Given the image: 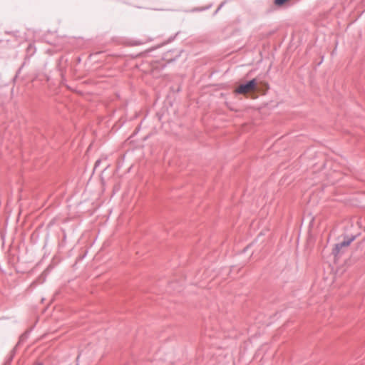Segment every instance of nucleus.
Returning a JSON list of instances; mask_svg holds the SVG:
<instances>
[{"mask_svg":"<svg viewBox=\"0 0 365 365\" xmlns=\"http://www.w3.org/2000/svg\"><path fill=\"white\" fill-rule=\"evenodd\" d=\"M257 86V81L255 78H253L250 81H247L245 83L240 84L235 90V93L237 94H245L249 93L251 91H253L256 88Z\"/></svg>","mask_w":365,"mask_h":365,"instance_id":"nucleus-1","label":"nucleus"},{"mask_svg":"<svg viewBox=\"0 0 365 365\" xmlns=\"http://www.w3.org/2000/svg\"><path fill=\"white\" fill-rule=\"evenodd\" d=\"M346 247H347L345 245V242L341 241L334 245L331 254L334 255V258H339L344 254V249Z\"/></svg>","mask_w":365,"mask_h":365,"instance_id":"nucleus-2","label":"nucleus"},{"mask_svg":"<svg viewBox=\"0 0 365 365\" xmlns=\"http://www.w3.org/2000/svg\"><path fill=\"white\" fill-rule=\"evenodd\" d=\"M356 238V235H344V239H343L342 242H345V245L346 247H348Z\"/></svg>","mask_w":365,"mask_h":365,"instance_id":"nucleus-3","label":"nucleus"},{"mask_svg":"<svg viewBox=\"0 0 365 365\" xmlns=\"http://www.w3.org/2000/svg\"><path fill=\"white\" fill-rule=\"evenodd\" d=\"M29 331H26L23 334H21L20 336L19 341L15 347L16 348L21 344L24 343L29 338Z\"/></svg>","mask_w":365,"mask_h":365,"instance_id":"nucleus-4","label":"nucleus"},{"mask_svg":"<svg viewBox=\"0 0 365 365\" xmlns=\"http://www.w3.org/2000/svg\"><path fill=\"white\" fill-rule=\"evenodd\" d=\"M15 353H16V347H14L12 351H11V354L9 355V356H8V358L6 359L5 362L4 363L3 365H11V363L14 359V356L15 355Z\"/></svg>","mask_w":365,"mask_h":365,"instance_id":"nucleus-5","label":"nucleus"},{"mask_svg":"<svg viewBox=\"0 0 365 365\" xmlns=\"http://www.w3.org/2000/svg\"><path fill=\"white\" fill-rule=\"evenodd\" d=\"M288 0H274V4L277 6H282L284 5Z\"/></svg>","mask_w":365,"mask_h":365,"instance_id":"nucleus-6","label":"nucleus"},{"mask_svg":"<svg viewBox=\"0 0 365 365\" xmlns=\"http://www.w3.org/2000/svg\"><path fill=\"white\" fill-rule=\"evenodd\" d=\"M23 66H24V64L21 66V67H20L19 68V70L17 71V72L16 73V76H14V79H16L18 77L19 74L21 73V68Z\"/></svg>","mask_w":365,"mask_h":365,"instance_id":"nucleus-7","label":"nucleus"},{"mask_svg":"<svg viewBox=\"0 0 365 365\" xmlns=\"http://www.w3.org/2000/svg\"><path fill=\"white\" fill-rule=\"evenodd\" d=\"M100 164H101V160H96L94 168H96L97 167H98L100 165Z\"/></svg>","mask_w":365,"mask_h":365,"instance_id":"nucleus-8","label":"nucleus"},{"mask_svg":"<svg viewBox=\"0 0 365 365\" xmlns=\"http://www.w3.org/2000/svg\"><path fill=\"white\" fill-rule=\"evenodd\" d=\"M225 3H222L220 6L218 7V9H217L216 12L218 11L224 5Z\"/></svg>","mask_w":365,"mask_h":365,"instance_id":"nucleus-9","label":"nucleus"},{"mask_svg":"<svg viewBox=\"0 0 365 365\" xmlns=\"http://www.w3.org/2000/svg\"><path fill=\"white\" fill-rule=\"evenodd\" d=\"M36 365H43L42 363H38Z\"/></svg>","mask_w":365,"mask_h":365,"instance_id":"nucleus-10","label":"nucleus"}]
</instances>
